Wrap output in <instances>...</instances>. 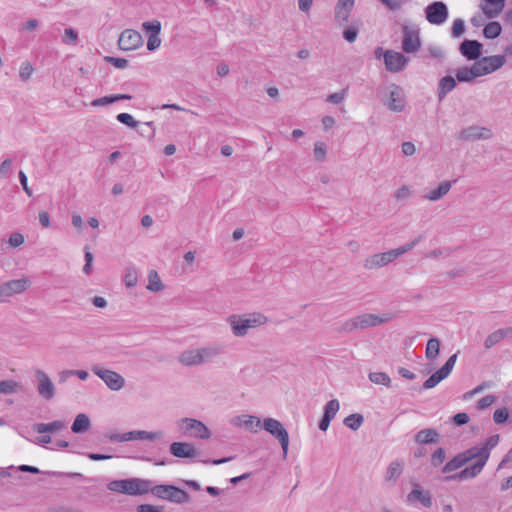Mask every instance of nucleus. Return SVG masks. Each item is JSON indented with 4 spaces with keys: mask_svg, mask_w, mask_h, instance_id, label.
<instances>
[{
    "mask_svg": "<svg viewBox=\"0 0 512 512\" xmlns=\"http://www.w3.org/2000/svg\"><path fill=\"white\" fill-rule=\"evenodd\" d=\"M91 371L113 391H118L124 387L125 379L115 371L104 369L99 365H93Z\"/></svg>",
    "mask_w": 512,
    "mask_h": 512,
    "instance_id": "0eeeda50",
    "label": "nucleus"
},
{
    "mask_svg": "<svg viewBox=\"0 0 512 512\" xmlns=\"http://www.w3.org/2000/svg\"><path fill=\"white\" fill-rule=\"evenodd\" d=\"M149 492L159 499L176 504H185L190 502V495L187 491L170 484H160L153 487L150 486Z\"/></svg>",
    "mask_w": 512,
    "mask_h": 512,
    "instance_id": "7ed1b4c3",
    "label": "nucleus"
},
{
    "mask_svg": "<svg viewBox=\"0 0 512 512\" xmlns=\"http://www.w3.org/2000/svg\"><path fill=\"white\" fill-rule=\"evenodd\" d=\"M503 339V332L501 329H498L487 336V338L484 341V347L486 349H490Z\"/></svg>",
    "mask_w": 512,
    "mask_h": 512,
    "instance_id": "79ce46f5",
    "label": "nucleus"
},
{
    "mask_svg": "<svg viewBox=\"0 0 512 512\" xmlns=\"http://www.w3.org/2000/svg\"><path fill=\"white\" fill-rule=\"evenodd\" d=\"M104 60L107 63H110V64H112L113 66H115L116 68H119V69H124V68H126L128 66V60L125 59V58L106 56L104 58Z\"/></svg>",
    "mask_w": 512,
    "mask_h": 512,
    "instance_id": "603ef678",
    "label": "nucleus"
},
{
    "mask_svg": "<svg viewBox=\"0 0 512 512\" xmlns=\"http://www.w3.org/2000/svg\"><path fill=\"white\" fill-rule=\"evenodd\" d=\"M470 420V417L467 413L465 412H460V413H457L455 414L453 417H452V422L455 426H462V425H465L469 422Z\"/></svg>",
    "mask_w": 512,
    "mask_h": 512,
    "instance_id": "e2e57ef3",
    "label": "nucleus"
},
{
    "mask_svg": "<svg viewBox=\"0 0 512 512\" xmlns=\"http://www.w3.org/2000/svg\"><path fill=\"white\" fill-rule=\"evenodd\" d=\"M502 27L499 22L492 21L485 25L483 35L487 39H495L500 36Z\"/></svg>",
    "mask_w": 512,
    "mask_h": 512,
    "instance_id": "4c0bfd02",
    "label": "nucleus"
},
{
    "mask_svg": "<svg viewBox=\"0 0 512 512\" xmlns=\"http://www.w3.org/2000/svg\"><path fill=\"white\" fill-rule=\"evenodd\" d=\"M441 435L435 428H426L418 431L414 440L417 444H438L440 442Z\"/></svg>",
    "mask_w": 512,
    "mask_h": 512,
    "instance_id": "5701e85b",
    "label": "nucleus"
},
{
    "mask_svg": "<svg viewBox=\"0 0 512 512\" xmlns=\"http://www.w3.org/2000/svg\"><path fill=\"white\" fill-rule=\"evenodd\" d=\"M126 435H127L126 438H128V441H133V440L153 441V440L161 438L163 434L160 431L149 432V431H145V430H133V431L126 432Z\"/></svg>",
    "mask_w": 512,
    "mask_h": 512,
    "instance_id": "7c9ffc66",
    "label": "nucleus"
},
{
    "mask_svg": "<svg viewBox=\"0 0 512 512\" xmlns=\"http://www.w3.org/2000/svg\"><path fill=\"white\" fill-rule=\"evenodd\" d=\"M441 342L438 338L432 337L428 340L425 350V357L428 360H434L437 358L440 352Z\"/></svg>",
    "mask_w": 512,
    "mask_h": 512,
    "instance_id": "f704fd0d",
    "label": "nucleus"
},
{
    "mask_svg": "<svg viewBox=\"0 0 512 512\" xmlns=\"http://www.w3.org/2000/svg\"><path fill=\"white\" fill-rule=\"evenodd\" d=\"M404 461L402 459H396L392 461L386 469L385 482L390 485H395L398 478L402 475L404 470Z\"/></svg>",
    "mask_w": 512,
    "mask_h": 512,
    "instance_id": "b1692460",
    "label": "nucleus"
},
{
    "mask_svg": "<svg viewBox=\"0 0 512 512\" xmlns=\"http://www.w3.org/2000/svg\"><path fill=\"white\" fill-rule=\"evenodd\" d=\"M143 30L149 32L150 35L160 34L161 23L158 20L146 21L142 24Z\"/></svg>",
    "mask_w": 512,
    "mask_h": 512,
    "instance_id": "09e8293b",
    "label": "nucleus"
},
{
    "mask_svg": "<svg viewBox=\"0 0 512 512\" xmlns=\"http://www.w3.org/2000/svg\"><path fill=\"white\" fill-rule=\"evenodd\" d=\"M358 329V326H357V321H356V318L353 317V318H350L348 320H346L341 328H340V331L341 332H345V333H351L353 332L354 330H357Z\"/></svg>",
    "mask_w": 512,
    "mask_h": 512,
    "instance_id": "052dcab7",
    "label": "nucleus"
},
{
    "mask_svg": "<svg viewBox=\"0 0 512 512\" xmlns=\"http://www.w3.org/2000/svg\"><path fill=\"white\" fill-rule=\"evenodd\" d=\"M464 454V457L466 458L467 462H470L473 459H477L476 461H484V466L486 465L490 453L486 452V448L473 446L465 451L462 452Z\"/></svg>",
    "mask_w": 512,
    "mask_h": 512,
    "instance_id": "cd10ccee",
    "label": "nucleus"
},
{
    "mask_svg": "<svg viewBox=\"0 0 512 512\" xmlns=\"http://www.w3.org/2000/svg\"><path fill=\"white\" fill-rule=\"evenodd\" d=\"M363 422L364 417L362 414L359 413L350 414L343 421L344 425L353 431L358 430L360 426L363 424Z\"/></svg>",
    "mask_w": 512,
    "mask_h": 512,
    "instance_id": "58836bf2",
    "label": "nucleus"
},
{
    "mask_svg": "<svg viewBox=\"0 0 512 512\" xmlns=\"http://www.w3.org/2000/svg\"><path fill=\"white\" fill-rule=\"evenodd\" d=\"M483 44L478 40L465 39L459 46V51L467 60L478 61L481 59Z\"/></svg>",
    "mask_w": 512,
    "mask_h": 512,
    "instance_id": "4468645a",
    "label": "nucleus"
},
{
    "mask_svg": "<svg viewBox=\"0 0 512 512\" xmlns=\"http://www.w3.org/2000/svg\"><path fill=\"white\" fill-rule=\"evenodd\" d=\"M447 5L442 1H435L425 8V16L429 23L434 25L443 24L448 18Z\"/></svg>",
    "mask_w": 512,
    "mask_h": 512,
    "instance_id": "6e6552de",
    "label": "nucleus"
},
{
    "mask_svg": "<svg viewBox=\"0 0 512 512\" xmlns=\"http://www.w3.org/2000/svg\"><path fill=\"white\" fill-rule=\"evenodd\" d=\"M447 377L448 375L440 368L424 381L422 387L425 390L432 389Z\"/></svg>",
    "mask_w": 512,
    "mask_h": 512,
    "instance_id": "c9c22d12",
    "label": "nucleus"
},
{
    "mask_svg": "<svg viewBox=\"0 0 512 512\" xmlns=\"http://www.w3.org/2000/svg\"><path fill=\"white\" fill-rule=\"evenodd\" d=\"M456 79L450 75L442 77L438 82L437 97L438 101L441 102L445 99L447 94L456 87Z\"/></svg>",
    "mask_w": 512,
    "mask_h": 512,
    "instance_id": "a878e982",
    "label": "nucleus"
},
{
    "mask_svg": "<svg viewBox=\"0 0 512 512\" xmlns=\"http://www.w3.org/2000/svg\"><path fill=\"white\" fill-rule=\"evenodd\" d=\"M177 426L183 434L194 438L205 440L211 437L209 428L202 421L194 418H181L178 420Z\"/></svg>",
    "mask_w": 512,
    "mask_h": 512,
    "instance_id": "423d86ee",
    "label": "nucleus"
},
{
    "mask_svg": "<svg viewBox=\"0 0 512 512\" xmlns=\"http://www.w3.org/2000/svg\"><path fill=\"white\" fill-rule=\"evenodd\" d=\"M403 39L402 49L406 53H415L420 49L421 42L419 38V31L410 29L408 26H403Z\"/></svg>",
    "mask_w": 512,
    "mask_h": 512,
    "instance_id": "2eb2a0df",
    "label": "nucleus"
},
{
    "mask_svg": "<svg viewBox=\"0 0 512 512\" xmlns=\"http://www.w3.org/2000/svg\"><path fill=\"white\" fill-rule=\"evenodd\" d=\"M358 329L364 330L370 327H376L390 320L389 316H378L376 314L366 313L355 316Z\"/></svg>",
    "mask_w": 512,
    "mask_h": 512,
    "instance_id": "412c9836",
    "label": "nucleus"
},
{
    "mask_svg": "<svg viewBox=\"0 0 512 512\" xmlns=\"http://www.w3.org/2000/svg\"><path fill=\"white\" fill-rule=\"evenodd\" d=\"M340 407L339 401L337 399H332L326 403L324 406L323 416L334 419L336 413L338 412Z\"/></svg>",
    "mask_w": 512,
    "mask_h": 512,
    "instance_id": "37998d69",
    "label": "nucleus"
},
{
    "mask_svg": "<svg viewBox=\"0 0 512 512\" xmlns=\"http://www.w3.org/2000/svg\"><path fill=\"white\" fill-rule=\"evenodd\" d=\"M227 322L231 326L233 335L236 337L246 336L248 334V330L251 328L244 315H230L227 318Z\"/></svg>",
    "mask_w": 512,
    "mask_h": 512,
    "instance_id": "aec40b11",
    "label": "nucleus"
},
{
    "mask_svg": "<svg viewBox=\"0 0 512 512\" xmlns=\"http://www.w3.org/2000/svg\"><path fill=\"white\" fill-rule=\"evenodd\" d=\"M143 45L141 34L133 29L124 30L119 37L118 46L123 51L136 50Z\"/></svg>",
    "mask_w": 512,
    "mask_h": 512,
    "instance_id": "9b49d317",
    "label": "nucleus"
},
{
    "mask_svg": "<svg viewBox=\"0 0 512 512\" xmlns=\"http://www.w3.org/2000/svg\"><path fill=\"white\" fill-rule=\"evenodd\" d=\"M8 242L16 248L24 243V236L21 233L14 232L10 235Z\"/></svg>",
    "mask_w": 512,
    "mask_h": 512,
    "instance_id": "774afa93",
    "label": "nucleus"
},
{
    "mask_svg": "<svg viewBox=\"0 0 512 512\" xmlns=\"http://www.w3.org/2000/svg\"><path fill=\"white\" fill-rule=\"evenodd\" d=\"M446 459V451L444 448H437L431 455V465L433 467H439Z\"/></svg>",
    "mask_w": 512,
    "mask_h": 512,
    "instance_id": "49530a36",
    "label": "nucleus"
},
{
    "mask_svg": "<svg viewBox=\"0 0 512 512\" xmlns=\"http://www.w3.org/2000/svg\"><path fill=\"white\" fill-rule=\"evenodd\" d=\"M347 95V88L342 89L339 92L332 93L327 97V101L333 104H340L344 101Z\"/></svg>",
    "mask_w": 512,
    "mask_h": 512,
    "instance_id": "5fc2aeb1",
    "label": "nucleus"
},
{
    "mask_svg": "<svg viewBox=\"0 0 512 512\" xmlns=\"http://www.w3.org/2000/svg\"><path fill=\"white\" fill-rule=\"evenodd\" d=\"M464 454V457L466 458L467 462H470L473 459H477L476 461H484V466L486 465L490 453L486 452V448L473 446L465 451L462 452Z\"/></svg>",
    "mask_w": 512,
    "mask_h": 512,
    "instance_id": "c85d7f7f",
    "label": "nucleus"
},
{
    "mask_svg": "<svg viewBox=\"0 0 512 512\" xmlns=\"http://www.w3.org/2000/svg\"><path fill=\"white\" fill-rule=\"evenodd\" d=\"M116 119L118 122H120L121 124L123 125H126L130 128H136L139 124V122L137 120H135L133 118V116L129 113H119L117 116H116Z\"/></svg>",
    "mask_w": 512,
    "mask_h": 512,
    "instance_id": "de8ad7c7",
    "label": "nucleus"
},
{
    "mask_svg": "<svg viewBox=\"0 0 512 512\" xmlns=\"http://www.w3.org/2000/svg\"><path fill=\"white\" fill-rule=\"evenodd\" d=\"M12 168V160L10 158L5 159L0 164V178H8Z\"/></svg>",
    "mask_w": 512,
    "mask_h": 512,
    "instance_id": "680f3d73",
    "label": "nucleus"
},
{
    "mask_svg": "<svg viewBox=\"0 0 512 512\" xmlns=\"http://www.w3.org/2000/svg\"><path fill=\"white\" fill-rule=\"evenodd\" d=\"M468 462L466 458L464 457V454L462 452L456 454L452 459H450L441 469V472L443 474L450 475L451 472L463 467Z\"/></svg>",
    "mask_w": 512,
    "mask_h": 512,
    "instance_id": "72a5a7b5",
    "label": "nucleus"
},
{
    "mask_svg": "<svg viewBox=\"0 0 512 512\" xmlns=\"http://www.w3.org/2000/svg\"><path fill=\"white\" fill-rule=\"evenodd\" d=\"M495 401L496 397L494 395H486L478 401L477 408L479 410H484L491 406Z\"/></svg>",
    "mask_w": 512,
    "mask_h": 512,
    "instance_id": "0e129e2a",
    "label": "nucleus"
},
{
    "mask_svg": "<svg viewBox=\"0 0 512 512\" xmlns=\"http://www.w3.org/2000/svg\"><path fill=\"white\" fill-rule=\"evenodd\" d=\"M245 419L241 421L240 417H236L233 420V424L236 426H244L251 433H257L260 428H262L263 422L260 418L252 415L244 416Z\"/></svg>",
    "mask_w": 512,
    "mask_h": 512,
    "instance_id": "bb28decb",
    "label": "nucleus"
},
{
    "mask_svg": "<svg viewBox=\"0 0 512 512\" xmlns=\"http://www.w3.org/2000/svg\"><path fill=\"white\" fill-rule=\"evenodd\" d=\"M219 354V349L215 347H203L199 349L183 351L178 361L184 366H197L210 361Z\"/></svg>",
    "mask_w": 512,
    "mask_h": 512,
    "instance_id": "20e7f679",
    "label": "nucleus"
},
{
    "mask_svg": "<svg viewBox=\"0 0 512 512\" xmlns=\"http://www.w3.org/2000/svg\"><path fill=\"white\" fill-rule=\"evenodd\" d=\"M455 182H456V180H454V181L447 180V181L441 182L436 189L431 190L429 193H427L425 195V199L430 200V201H437V200L441 199L449 192V190L452 187V184Z\"/></svg>",
    "mask_w": 512,
    "mask_h": 512,
    "instance_id": "2f4dec72",
    "label": "nucleus"
},
{
    "mask_svg": "<svg viewBox=\"0 0 512 512\" xmlns=\"http://www.w3.org/2000/svg\"><path fill=\"white\" fill-rule=\"evenodd\" d=\"M91 428L90 418L84 414H78L71 426V431L75 434H83Z\"/></svg>",
    "mask_w": 512,
    "mask_h": 512,
    "instance_id": "c756f323",
    "label": "nucleus"
},
{
    "mask_svg": "<svg viewBox=\"0 0 512 512\" xmlns=\"http://www.w3.org/2000/svg\"><path fill=\"white\" fill-rule=\"evenodd\" d=\"M484 468V461H476L473 465L462 469L460 472L447 475L444 481H464L477 477Z\"/></svg>",
    "mask_w": 512,
    "mask_h": 512,
    "instance_id": "dca6fc26",
    "label": "nucleus"
},
{
    "mask_svg": "<svg viewBox=\"0 0 512 512\" xmlns=\"http://www.w3.org/2000/svg\"><path fill=\"white\" fill-rule=\"evenodd\" d=\"M113 103H115L114 94L94 99L91 102V105L94 107H99V106L109 105V104H113Z\"/></svg>",
    "mask_w": 512,
    "mask_h": 512,
    "instance_id": "13d9d810",
    "label": "nucleus"
},
{
    "mask_svg": "<svg viewBox=\"0 0 512 512\" xmlns=\"http://www.w3.org/2000/svg\"><path fill=\"white\" fill-rule=\"evenodd\" d=\"M357 35H358V29L355 27H349V28L345 29L343 32V38L349 43L355 42Z\"/></svg>",
    "mask_w": 512,
    "mask_h": 512,
    "instance_id": "338daca9",
    "label": "nucleus"
},
{
    "mask_svg": "<svg viewBox=\"0 0 512 512\" xmlns=\"http://www.w3.org/2000/svg\"><path fill=\"white\" fill-rule=\"evenodd\" d=\"M509 418V410L506 407L497 409L493 414V421L500 425L504 424Z\"/></svg>",
    "mask_w": 512,
    "mask_h": 512,
    "instance_id": "8fccbe9b",
    "label": "nucleus"
},
{
    "mask_svg": "<svg viewBox=\"0 0 512 512\" xmlns=\"http://www.w3.org/2000/svg\"><path fill=\"white\" fill-rule=\"evenodd\" d=\"M78 39V33L73 28H66L64 31L63 41L66 44H76Z\"/></svg>",
    "mask_w": 512,
    "mask_h": 512,
    "instance_id": "4d7b16f0",
    "label": "nucleus"
},
{
    "mask_svg": "<svg viewBox=\"0 0 512 512\" xmlns=\"http://www.w3.org/2000/svg\"><path fill=\"white\" fill-rule=\"evenodd\" d=\"M251 328H256L265 325L268 322L266 315L260 312H253L249 314H243Z\"/></svg>",
    "mask_w": 512,
    "mask_h": 512,
    "instance_id": "e433bc0d",
    "label": "nucleus"
},
{
    "mask_svg": "<svg viewBox=\"0 0 512 512\" xmlns=\"http://www.w3.org/2000/svg\"><path fill=\"white\" fill-rule=\"evenodd\" d=\"M18 386V383L13 380L0 381V394L9 395L16 393Z\"/></svg>",
    "mask_w": 512,
    "mask_h": 512,
    "instance_id": "a18cd8bd",
    "label": "nucleus"
},
{
    "mask_svg": "<svg viewBox=\"0 0 512 512\" xmlns=\"http://www.w3.org/2000/svg\"><path fill=\"white\" fill-rule=\"evenodd\" d=\"M152 482L146 479L129 478L111 481L107 488L112 492L130 496L144 495L149 492Z\"/></svg>",
    "mask_w": 512,
    "mask_h": 512,
    "instance_id": "f03ea898",
    "label": "nucleus"
},
{
    "mask_svg": "<svg viewBox=\"0 0 512 512\" xmlns=\"http://www.w3.org/2000/svg\"><path fill=\"white\" fill-rule=\"evenodd\" d=\"M169 451L177 458H194L199 455L195 446L188 442H173L170 444Z\"/></svg>",
    "mask_w": 512,
    "mask_h": 512,
    "instance_id": "a211bd4d",
    "label": "nucleus"
},
{
    "mask_svg": "<svg viewBox=\"0 0 512 512\" xmlns=\"http://www.w3.org/2000/svg\"><path fill=\"white\" fill-rule=\"evenodd\" d=\"M368 378L375 384L384 385L386 387L391 385V379L385 372H370Z\"/></svg>",
    "mask_w": 512,
    "mask_h": 512,
    "instance_id": "a19ab883",
    "label": "nucleus"
},
{
    "mask_svg": "<svg viewBox=\"0 0 512 512\" xmlns=\"http://www.w3.org/2000/svg\"><path fill=\"white\" fill-rule=\"evenodd\" d=\"M383 59L386 70L391 73L402 71L408 63V58L404 54L391 49L385 50Z\"/></svg>",
    "mask_w": 512,
    "mask_h": 512,
    "instance_id": "9d476101",
    "label": "nucleus"
},
{
    "mask_svg": "<svg viewBox=\"0 0 512 512\" xmlns=\"http://www.w3.org/2000/svg\"><path fill=\"white\" fill-rule=\"evenodd\" d=\"M480 63L479 70L482 76L493 73L494 71L500 69L506 62L505 56L503 55H493L482 57L480 60L476 61Z\"/></svg>",
    "mask_w": 512,
    "mask_h": 512,
    "instance_id": "f3484780",
    "label": "nucleus"
},
{
    "mask_svg": "<svg viewBox=\"0 0 512 512\" xmlns=\"http://www.w3.org/2000/svg\"><path fill=\"white\" fill-rule=\"evenodd\" d=\"M262 428L279 441L283 450V457L286 458L289 448V433L283 423L277 419L267 417L263 420Z\"/></svg>",
    "mask_w": 512,
    "mask_h": 512,
    "instance_id": "39448f33",
    "label": "nucleus"
},
{
    "mask_svg": "<svg viewBox=\"0 0 512 512\" xmlns=\"http://www.w3.org/2000/svg\"><path fill=\"white\" fill-rule=\"evenodd\" d=\"M480 63L475 62L471 67H462L456 72V80L459 82H471L477 77H481L479 70Z\"/></svg>",
    "mask_w": 512,
    "mask_h": 512,
    "instance_id": "393cba45",
    "label": "nucleus"
},
{
    "mask_svg": "<svg viewBox=\"0 0 512 512\" xmlns=\"http://www.w3.org/2000/svg\"><path fill=\"white\" fill-rule=\"evenodd\" d=\"M422 238L423 236L419 235L410 243L402 245L396 249H392L390 251L383 253L374 254L365 260L364 267L370 270L383 267L392 262L393 260H395L396 258H398L399 256L413 249L422 240Z\"/></svg>",
    "mask_w": 512,
    "mask_h": 512,
    "instance_id": "f257e3e1",
    "label": "nucleus"
},
{
    "mask_svg": "<svg viewBox=\"0 0 512 512\" xmlns=\"http://www.w3.org/2000/svg\"><path fill=\"white\" fill-rule=\"evenodd\" d=\"M351 10L348 9H335V20L340 25L346 23L349 19Z\"/></svg>",
    "mask_w": 512,
    "mask_h": 512,
    "instance_id": "bf43d9fd",
    "label": "nucleus"
},
{
    "mask_svg": "<svg viewBox=\"0 0 512 512\" xmlns=\"http://www.w3.org/2000/svg\"><path fill=\"white\" fill-rule=\"evenodd\" d=\"M35 377L38 381L37 391L45 400H51L55 396V387L49 376L40 369L35 371Z\"/></svg>",
    "mask_w": 512,
    "mask_h": 512,
    "instance_id": "ddd939ff",
    "label": "nucleus"
},
{
    "mask_svg": "<svg viewBox=\"0 0 512 512\" xmlns=\"http://www.w3.org/2000/svg\"><path fill=\"white\" fill-rule=\"evenodd\" d=\"M484 2L485 6H482V10L488 18L496 17L505 5V0H484Z\"/></svg>",
    "mask_w": 512,
    "mask_h": 512,
    "instance_id": "473e14b6",
    "label": "nucleus"
},
{
    "mask_svg": "<svg viewBox=\"0 0 512 512\" xmlns=\"http://www.w3.org/2000/svg\"><path fill=\"white\" fill-rule=\"evenodd\" d=\"M161 45V39L159 37V34L156 35H149L148 41H147V49L149 51H155L158 49Z\"/></svg>",
    "mask_w": 512,
    "mask_h": 512,
    "instance_id": "69168bd1",
    "label": "nucleus"
},
{
    "mask_svg": "<svg viewBox=\"0 0 512 512\" xmlns=\"http://www.w3.org/2000/svg\"><path fill=\"white\" fill-rule=\"evenodd\" d=\"M413 486V489L407 495V501L409 503L419 501L425 508H430L433 504L431 493L429 491L422 490L420 485L417 483H414Z\"/></svg>",
    "mask_w": 512,
    "mask_h": 512,
    "instance_id": "6ab92c4d",
    "label": "nucleus"
},
{
    "mask_svg": "<svg viewBox=\"0 0 512 512\" xmlns=\"http://www.w3.org/2000/svg\"><path fill=\"white\" fill-rule=\"evenodd\" d=\"M465 32V22L463 19H456L453 22L452 28H451V35L455 38H458L462 36Z\"/></svg>",
    "mask_w": 512,
    "mask_h": 512,
    "instance_id": "3c124183",
    "label": "nucleus"
},
{
    "mask_svg": "<svg viewBox=\"0 0 512 512\" xmlns=\"http://www.w3.org/2000/svg\"><path fill=\"white\" fill-rule=\"evenodd\" d=\"M163 284L156 270H151L148 274L147 289L152 292H158L163 289Z\"/></svg>",
    "mask_w": 512,
    "mask_h": 512,
    "instance_id": "ea45409f",
    "label": "nucleus"
},
{
    "mask_svg": "<svg viewBox=\"0 0 512 512\" xmlns=\"http://www.w3.org/2000/svg\"><path fill=\"white\" fill-rule=\"evenodd\" d=\"M390 111L400 113L403 112L406 107V100L403 88L397 84H391L389 86V97L384 102Z\"/></svg>",
    "mask_w": 512,
    "mask_h": 512,
    "instance_id": "1a4fd4ad",
    "label": "nucleus"
},
{
    "mask_svg": "<svg viewBox=\"0 0 512 512\" xmlns=\"http://www.w3.org/2000/svg\"><path fill=\"white\" fill-rule=\"evenodd\" d=\"M138 280V272L135 267H129L125 271L124 282L129 288L136 286Z\"/></svg>",
    "mask_w": 512,
    "mask_h": 512,
    "instance_id": "c03bdc74",
    "label": "nucleus"
},
{
    "mask_svg": "<svg viewBox=\"0 0 512 512\" xmlns=\"http://www.w3.org/2000/svg\"><path fill=\"white\" fill-rule=\"evenodd\" d=\"M492 136L490 129L479 126H470L463 129L459 134V139L469 141L478 139H489Z\"/></svg>",
    "mask_w": 512,
    "mask_h": 512,
    "instance_id": "4be33fe9",
    "label": "nucleus"
},
{
    "mask_svg": "<svg viewBox=\"0 0 512 512\" xmlns=\"http://www.w3.org/2000/svg\"><path fill=\"white\" fill-rule=\"evenodd\" d=\"M314 156L317 161H323L326 157V144L323 142H316L314 144Z\"/></svg>",
    "mask_w": 512,
    "mask_h": 512,
    "instance_id": "864d4df0",
    "label": "nucleus"
},
{
    "mask_svg": "<svg viewBox=\"0 0 512 512\" xmlns=\"http://www.w3.org/2000/svg\"><path fill=\"white\" fill-rule=\"evenodd\" d=\"M33 73V67L29 62H23L20 66L19 76L22 80H28Z\"/></svg>",
    "mask_w": 512,
    "mask_h": 512,
    "instance_id": "6e6d98bb",
    "label": "nucleus"
},
{
    "mask_svg": "<svg viewBox=\"0 0 512 512\" xmlns=\"http://www.w3.org/2000/svg\"><path fill=\"white\" fill-rule=\"evenodd\" d=\"M30 286L28 278H20L7 281L0 285V302L4 301L6 297L25 291Z\"/></svg>",
    "mask_w": 512,
    "mask_h": 512,
    "instance_id": "f8f14e48",
    "label": "nucleus"
}]
</instances>
